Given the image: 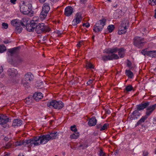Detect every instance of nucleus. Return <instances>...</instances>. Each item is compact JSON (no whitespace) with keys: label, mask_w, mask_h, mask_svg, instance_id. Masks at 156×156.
Returning <instances> with one entry per match:
<instances>
[{"label":"nucleus","mask_w":156,"mask_h":156,"mask_svg":"<svg viewBox=\"0 0 156 156\" xmlns=\"http://www.w3.org/2000/svg\"><path fill=\"white\" fill-rule=\"evenodd\" d=\"M82 17L80 13H77L74 16V18L73 20L72 24L73 26H76L81 21Z\"/></svg>","instance_id":"ddd939ff"},{"label":"nucleus","mask_w":156,"mask_h":156,"mask_svg":"<svg viewBox=\"0 0 156 156\" xmlns=\"http://www.w3.org/2000/svg\"><path fill=\"white\" fill-rule=\"evenodd\" d=\"M6 50V47L4 45H0V52H3Z\"/></svg>","instance_id":"a19ab883"},{"label":"nucleus","mask_w":156,"mask_h":156,"mask_svg":"<svg viewBox=\"0 0 156 156\" xmlns=\"http://www.w3.org/2000/svg\"><path fill=\"white\" fill-rule=\"evenodd\" d=\"M3 68L2 66H0V74L3 72Z\"/></svg>","instance_id":"052dcab7"},{"label":"nucleus","mask_w":156,"mask_h":156,"mask_svg":"<svg viewBox=\"0 0 156 156\" xmlns=\"http://www.w3.org/2000/svg\"><path fill=\"white\" fill-rule=\"evenodd\" d=\"M106 20L103 19L98 21L94 26L93 30L95 33L101 32L105 25Z\"/></svg>","instance_id":"423d86ee"},{"label":"nucleus","mask_w":156,"mask_h":156,"mask_svg":"<svg viewBox=\"0 0 156 156\" xmlns=\"http://www.w3.org/2000/svg\"><path fill=\"white\" fill-rule=\"evenodd\" d=\"M32 2L30 0H26L20 6V12L24 14H29L32 8Z\"/></svg>","instance_id":"f03ea898"},{"label":"nucleus","mask_w":156,"mask_h":156,"mask_svg":"<svg viewBox=\"0 0 156 156\" xmlns=\"http://www.w3.org/2000/svg\"><path fill=\"white\" fill-rule=\"evenodd\" d=\"M22 123V121L20 119H14L12 124V126L14 127L20 126Z\"/></svg>","instance_id":"f3484780"},{"label":"nucleus","mask_w":156,"mask_h":156,"mask_svg":"<svg viewBox=\"0 0 156 156\" xmlns=\"http://www.w3.org/2000/svg\"><path fill=\"white\" fill-rule=\"evenodd\" d=\"M34 79V75L31 72H29L25 75L23 80L25 82H31Z\"/></svg>","instance_id":"4468645a"},{"label":"nucleus","mask_w":156,"mask_h":156,"mask_svg":"<svg viewBox=\"0 0 156 156\" xmlns=\"http://www.w3.org/2000/svg\"><path fill=\"white\" fill-rule=\"evenodd\" d=\"M35 85L37 88H41L43 87V82L40 81H37Z\"/></svg>","instance_id":"ea45409f"},{"label":"nucleus","mask_w":156,"mask_h":156,"mask_svg":"<svg viewBox=\"0 0 156 156\" xmlns=\"http://www.w3.org/2000/svg\"><path fill=\"white\" fill-rule=\"evenodd\" d=\"M3 42L5 44H7L9 43H10V42L9 41V40H6L4 41Z\"/></svg>","instance_id":"13d9d810"},{"label":"nucleus","mask_w":156,"mask_h":156,"mask_svg":"<svg viewBox=\"0 0 156 156\" xmlns=\"http://www.w3.org/2000/svg\"><path fill=\"white\" fill-rule=\"evenodd\" d=\"M127 66L129 67H130L132 65V63L130 61H129L128 59L127 60Z\"/></svg>","instance_id":"603ef678"},{"label":"nucleus","mask_w":156,"mask_h":156,"mask_svg":"<svg viewBox=\"0 0 156 156\" xmlns=\"http://www.w3.org/2000/svg\"><path fill=\"white\" fill-rule=\"evenodd\" d=\"M97 120L95 117H92L90 119L88 122V125L90 126H95L97 123Z\"/></svg>","instance_id":"412c9836"},{"label":"nucleus","mask_w":156,"mask_h":156,"mask_svg":"<svg viewBox=\"0 0 156 156\" xmlns=\"http://www.w3.org/2000/svg\"><path fill=\"white\" fill-rule=\"evenodd\" d=\"M93 82V80H90L87 82V83L88 85L90 84H91Z\"/></svg>","instance_id":"4d7b16f0"},{"label":"nucleus","mask_w":156,"mask_h":156,"mask_svg":"<svg viewBox=\"0 0 156 156\" xmlns=\"http://www.w3.org/2000/svg\"><path fill=\"white\" fill-rule=\"evenodd\" d=\"M70 129L72 131H73L74 132L77 131V129L76 128V126L75 125H73V126H71Z\"/></svg>","instance_id":"79ce46f5"},{"label":"nucleus","mask_w":156,"mask_h":156,"mask_svg":"<svg viewBox=\"0 0 156 156\" xmlns=\"http://www.w3.org/2000/svg\"><path fill=\"white\" fill-rule=\"evenodd\" d=\"M12 146V144L11 142H9L5 145V147L6 148H11Z\"/></svg>","instance_id":"a18cd8bd"},{"label":"nucleus","mask_w":156,"mask_h":156,"mask_svg":"<svg viewBox=\"0 0 156 156\" xmlns=\"http://www.w3.org/2000/svg\"><path fill=\"white\" fill-rule=\"evenodd\" d=\"M148 152L147 151H144L143 152V155L144 156H147L148 155Z\"/></svg>","instance_id":"864d4df0"},{"label":"nucleus","mask_w":156,"mask_h":156,"mask_svg":"<svg viewBox=\"0 0 156 156\" xmlns=\"http://www.w3.org/2000/svg\"><path fill=\"white\" fill-rule=\"evenodd\" d=\"M133 89V87L131 85H129L126 87L124 90V92L125 93H127L128 92L130 91Z\"/></svg>","instance_id":"cd10ccee"},{"label":"nucleus","mask_w":156,"mask_h":156,"mask_svg":"<svg viewBox=\"0 0 156 156\" xmlns=\"http://www.w3.org/2000/svg\"><path fill=\"white\" fill-rule=\"evenodd\" d=\"M34 17L33 20L30 21L29 24H28L26 27L27 30L29 32L34 31L35 30L37 27V24L38 23L37 20Z\"/></svg>","instance_id":"6e6552de"},{"label":"nucleus","mask_w":156,"mask_h":156,"mask_svg":"<svg viewBox=\"0 0 156 156\" xmlns=\"http://www.w3.org/2000/svg\"><path fill=\"white\" fill-rule=\"evenodd\" d=\"M53 2H56L58 1L59 0H51Z\"/></svg>","instance_id":"774afa93"},{"label":"nucleus","mask_w":156,"mask_h":156,"mask_svg":"<svg viewBox=\"0 0 156 156\" xmlns=\"http://www.w3.org/2000/svg\"><path fill=\"white\" fill-rule=\"evenodd\" d=\"M73 134L70 136V138L71 139H76L78 138L79 136V133L78 132H74Z\"/></svg>","instance_id":"bb28decb"},{"label":"nucleus","mask_w":156,"mask_h":156,"mask_svg":"<svg viewBox=\"0 0 156 156\" xmlns=\"http://www.w3.org/2000/svg\"><path fill=\"white\" fill-rule=\"evenodd\" d=\"M21 82L23 86L26 88H28L30 87V84L29 83L30 82H25L23 79L22 80Z\"/></svg>","instance_id":"c756f323"},{"label":"nucleus","mask_w":156,"mask_h":156,"mask_svg":"<svg viewBox=\"0 0 156 156\" xmlns=\"http://www.w3.org/2000/svg\"><path fill=\"white\" fill-rule=\"evenodd\" d=\"M49 133V135L50 140L58 138V133L57 132L53 131Z\"/></svg>","instance_id":"6ab92c4d"},{"label":"nucleus","mask_w":156,"mask_h":156,"mask_svg":"<svg viewBox=\"0 0 156 156\" xmlns=\"http://www.w3.org/2000/svg\"><path fill=\"white\" fill-rule=\"evenodd\" d=\"M33 96H30L25 99L24 101L27 104H30L32 102Z\"/></svg>","instance_id":"a878e982"},{"label":"nucleus","mask_w":156,"mask_h":156,"mask_svg":"<svg viewBox=\"0 0 156 156\" xmlns=\"http://www.w3.org/2000/svg\"><path fill=\"white\" fill-rule=\"evenodd\" d=\"M73 12V8L71 6H68L65 9L64 14L66 16H69L71 15Z\"/></svg>","instance_id":"dca6fc26"},{"label":"nucleus","mask_w":156,"mask_h":156,"mask_svg":"<svg viewBox=\"0 0 156 156\" xmlns=\"http://www.w3.org/2000/svg\"><path fill=\"white\" fill-rule=\"evenodd\" d=\"M148 117V116L146 114L145 115L142 116L140 119L137 122L135 125V127H136L139 125H141L144 122L145 120L147 119Z\"/></svg>","instance_id":"a211bd4d"},{"label":"nucleus","mask_w":156,"mask_h":156,"mask_svg":"<svg viewBox=\"0 0 156 156\" xmlns=\"http://www.w3.org/2000/svg\"><path fill=\"white\" fill-rule=\"evenodd\" d=\"M23 58L18 57L17 58V62L18 63H20L23 62Z\"/></svg>","instance_id":"c03bdc74"},{"label":"nucleus","mask_w":156,"mask_h":156,"mask_svg":"<svg viewBox=\"0 0 156 156\" xmlns=\"http://www.w3.org/2000/svg\"><path fill=\"white\" fill-rule=\"evenodd\" d=\"M18 156H24V155H23V153H20L19 154Z\"/></svg>","instance_id":"69168bd1"},{"label":"nucleus","mask_w":156,"mask_h":156,"mask_svg":"<svg viewBox=\"0 0 156 156\" xmlns=\"http://www.w3.org/2000/svg\"><path fill=\"white\" fill-rule=\"evenodd\" d=\"M83 26H85L86 27H88L90 26V25L89 24V23H83Z\"/></svg>","instance_id":"5fc2aeb1"},{"label":"nucleus","mask_w":156,"mask_h":156,"mask_svg":"<svg viewBox=\"0 0 156 156\" xmlns=\"http://www.w3.org/2000/svg\"><path fill=\"white\" fill-rule=\"evenodd\" d=\"M106 113L108 114H109L111 112H110V111L109 110H107L106 112Z\"/></svg>","instance_id":"680f3d73"},{"label":"nucleus","mask_w":156,"mask_h":156,"mask_svg":"<svg viewBox=\"0 0 156 156\" xmlns=\"http://www.w3.org/2000/svg\"><path fill=\"white\" fill-rule=\"evenodd\" d=\"M51 30L50 28L44 23H40L37 25L35 31L38 34L48 32Z\"/></svg>","instance_id":"39448f33"},{"label":"nucleus","mask_w":156,"mask_h":156,"mask_svg":"<svg viewBox=\"0 0 156 156\" xmlns=\"http://www.w3.org/2000/svg\"><path fill=\"white\" fill-rule=\"evenodd\" d=\"M148 53V51H147L146 49H144L143 50L141 51V53L143 55H147V54Z\"/></svg>","instance_id":"49530a36"},{"label":"nucleus","mask_w":156,"mask_h":156,"mask_svg":"<svg viewBox=\"0 0 156 156\" xmlns=\"http://www.w3.org/2000/svg\"><path fill=\"white\" fill-rule=\"evenodd\" d=\"M154 54V51H148L147 56L152 58H155Z\"/></svg>","instance_id":"2f4dec72"},{"label":"nucleus","mask_w":156,"mask_h":156,"mask_svg":"<svg viewBox=\"0 0 156 156\" xmlns=\"http://www.w3.org/2000/svg\"><path fill=\"white\" fill-rule=\"evenodd\" d=\"M47 106L50 108H53L55 109H60L63 107L64 104L60 101H57L55 100H52L48 103Z\"/></svg>","instance_id":"20e7f679"},{"label":"nucleus","mask_w":156,"mask_h":156,"mask_svg":"<svg viewBox=\"0 0 156 156\" xmlns=\"http://www.w3.org/2000/svg\"><path fill=\"white\" fill-rule=\"evenodd\" d=\"M99 156H105V154L103 152L102 150L101 149L99 151Z\"/></svg>","instance_id":"09e8293b"},{"label":"nucleus","mask_w":156,"mask_h":156,"mask_svg":"<svg viewBox=\"0 0 156 156\" xmlns=\"http://www.w3.org/2000/svg\"><path fill=\"white\" fill-rule=\"evenodd\" d=\"M150 102L143 101L141 103L136 106V110L134 111L133 113L134 116H139L140 113L139 111L142 110L146 108L150 105Z\"/></svg>","instance_id":"7ed1b4c3"},{"label":"nucleus","mask_w":156,"mask_h":156,"mask_svg":"<svg viewBox=\"0 0 156 156\" xmlns=\"http://www.w3.org/2000/svg\"><path fill=\"white\" fill-rule=\"evenodd\" d=\"M87 0H80V2L82 4H84L86 3Z\"/></svg>","instance_id":"6e6d98bb"},{"label":"nucleus","mask_w":156,"mask_h":156,"mask_svg":"<svg viewBox=\"0 0 156 156\" xmlns=\"http://www.w3.org/2000/svg\"><path fill=\"white\" fill-rule=\"evenodd\" d=\"M10 119L6 116L2 115H0V125H3L5 128L8 127L9 125L6 124L9 121Z\"/></svg>","instance_id":"9b49d317"},{"label":"nucleus","mask_w":156,"mask_h":156,"mask_svg":"<svg viewBox=\"0 0 156 156\" xmlns=\"http://www.w3.org/2000/svg\"><path fill=\"white\" fill-rule=\"evenodd\" d=\"M119 56L116 54H108L102 56V59L104 62L108 60H112L113 59H118Z\"/></svg>","instance_id":"1a4fd4ad"},{"label":"nucleus","mask_w":156,"mask_h":156,"mask_svg":"<svg viewBox=\"0 0 156 156\" xmlns=\"http://www.w3.org/2000/svg\"><path fill=\"white\" fill-rule=\"evenodd\" d=\"M109 125L108 123H105L103 125H102L101 128V131H102L108 129L109 127Z\"/></svg>","instance_id":"473e14b6"},{"label":"nucleus","mask_w":156,"mask_h":156,"mask_svg":"<svg viewBox=\"0 0 156 156\" xmlns=\"http://www.w3.org/2000/svg\"><path fill=\"white\" fill-rule=\"evenodd\" d=\"M7 73L11 79L14 80L16 79L18 72L17 70L14 68H9L8 70Z\"/></svg>","instance_id":"f8f14e48"},{"label":"nucleus","mask_w":156,"mask_h":156,"mask_svg":"<svg viewBox=\"0 0 156 156\" xmlns=\"http://www.w3.org/2000/svg\"><path fill=\"white\" fill-rule=\"evenodd\" d=\"M119 48H108L105 50V52L108 54H115L114 53L117 52Z\"/></svg>","instance_id":"4be33fe9"},{"label":"nucleus","mask_w":156,"mask_h":156,"mask_svg":"<svg viewBox=\"0 0 156 156\" xmlns=\"http://www.w3.org/2000/svg\"><path fill=\"white\" fill-rule=\"evenodd\" d=\"M4 140L6 141H8L9 140V138L8 137H5L4 138Z\"/></svg>","instance_id":"338daca9"},{"label":"nucleus","mask_w":156,"mask_h":156,"mask_svg":"<svg viewBox=\"0 0 156 156\" xmlns=\"http://www.w3.org/2000/svg\"><path fill=\"white\" fill-rule=\"evenodd\" d=\"M114 154L115 155H116L117 154H118V152L117 151H115L114 153Z\"/></svg>","instance_id":"0e129e2a"},{"label":"nucleus","mask_w":156,"mask_h":156,"mask_svg":"<svg viewBox=\"0 0 156 156\" xmlns=\"http://www.w3.org/2000/svg\"><path fill=\"white\" fill-rule=\"evenodd\" d=\"M107 28L108 31V32L111 33L114 30L115 27L113 25H110Z\"/></svg>","instance_id":"72a5a7b5"},{"label":"nucleus","mask_w":156,"mask_h":156,"mask_svg":"<svg viewBox=\"0 0 156 156\" xmlns=\"http://www.w3.org/2000/svg\"><path fill=\"white\" fill-rule=\"evenodd\" d=\"M18 48V47H17L12 49H9L8 50V52L10 53L11 55H12L16 52Z\"/></svg>","instance_id":"c9c22d12"},{"label":"nucleus","mask_w":156,"mask_h":156,"mask_svg":"<svg viewBox=\"0 0 156 156\" xmlns=\"http://www.w3.org/2000/svg\"><path fill=\"white\" fill-rule=\"evenodd\" d=\"M42 94L41 93H35L33 95V99L36 101H38L39 100L43 98Z\"/></svg>","instance_id":"aec40b11"},{"label":"nucleus","mask_w":156,"mask_h":156,"mask_svg":"<svg viewBox=\"0 0 156 156\" xmlns=\"http://www.w3.org/2000/svg\"><path fill=\"white\" fill-rule=\"evenodd\" d=\"M102 124H98L96 125L97 128L99 129L100 131H101V128Z\"/></svg>","instance_id":"8fccbe9b"},{"label":"nucleus","mask_w":156,"mask_h":156,"mask_svg":"<svg viewBox=\"0 0 156 156\" xmlns=\"http://www.w3.org/2000/svg\"><path fill=\"white\" fill-rule=\"evenodd\" d=\"M149 4L152 6L156 5V0H148Z\"/></svg>","instance_id":"e433bc0d"},{"label":"nucleus","mask_w":156,"mask_h":156,"mask_svg":"<svg viewBox=\"0 0 156 156\" xmlns=\"http://www.w3.org/2000/svg\"><path fill=\"white\" fill-rule=\"evenodd\" d=\"M126 31L127 30H126V29L122 30V28H119V30L118 31V33L119 35L124 34L126 33Z\"/></svg>","instance_id":"4c0bfd02"},{"label":"nucleus","mask_w":156,"mask_h":156,"mask_svg":"<svg viewBox=\"0 0 156 156\" xmlns=\"http://www.w3.org/2000/svg\"><path fill=\"white\" fill-rule=\"evenodd\" d=\"M11 23L12 25L13 26L15 27H16L20 25V21L17 19L13 20H12L11 22Z\"/></svg>","instance_id":"b1692460"},{"label":"nucleus","mask_w":156,"mask_h":156,"mask_svg":"<svg viewBox=\"0 0 156 156\" xmlns=\"http://www.w3.org/2000/svg\"><path fill=\"white\" fill-rule=\"evenodd\" d=\"M16 33H20L23 30V28L20 26H19L18 27H16Z\"/></svg>","instance_id":"f704fd0d"},{"label":"nucleus","mask_w":156,"mask_h":156,"mask_svg":"<svg viewBox=\"0 0 156 156\" xmlns=\"http://www.w3.org/2000/svg\"><path fill=\"white\" fill-rule=\"evenodd\" d=\"M27 21L26 20V19H22V20L21 21H20V25H21L23 26H24L25 25L23 23L25 22L27 23Z\"/></svg>","instance_id":"37998d69"},{"label":"nucleus","mask_w":156,"mask_h":156,"mask_svg":"<svg viewBox=\"0 0 156 156\" xmlns=\"http://www.w3.org/2000/svg\"><path fill=\"white\" fill-rule=\"evenodd\" d=\"M118 53L120 58H123L125 56L124 49L123 48H119Z\"/></svg>","instance_id":"393cba45"},{"label":"nucleus","mask_w":156,"mask_h":156,"mask_svg":"<svg viewBox=\"0 0 156 156\" xmlns=\"http://www.w3.org/2000/svg\"><path fill=\"white\" fill-rule=\"evenodd\" d=\"M134 44L138 48H140L143 46L146 43L144 41V38H141L139 37H135L134 39Z\"/></svg>","instance_id":"9d476101"},{"label":"nucleus","mask_w":156,"mask_h":156,"mask_svg":"<svg viewBox=\"0 0 156 156\" xmlns=\"http://www.w3.org/2000/svg\"><path fill=\"white\" fill-rule=\"evenodd\" d=\"M146 108L145 114L149 117L156 108V104L150 106H148Z\"/></svg>","instance_id":"2eb2a0df"},{"label":"nucleus","mask_w":156,"mask_h":156,"mask_svg":"<svg viewBox=\"0 0 156 156\" xmlns=\"http://www.w3.org/2000/svg\"><path fill=\"white\" fill-rule=\"evenodd\" d=\"M46 0H39V1L41 3H43Z\"/></svg>","instance_id":"e2e57ef3"},{"label":"nucleus","mask_w":156,"mask_h":156,"mask_svg":"<svg viewBox=\"0 0 156 156\" xmlns=\"http://www.w3.org/2000/svg\"><path fill=\"white\" fill-rule=\"evenodd\" d=\"M2 26L3 28L5 29H7L8 27V25L7 23H3L2 24Z\"/></svg>","instance_id":"de8ad7c7"},{"label":"nucleus","mask_w":156,"mask_h":156,"mask_svg":"<svg viewBox=\"0 0 156 156\" xmlns=\"http://www.w3.org/2000/svg\"><path fill=\"white\" fill-rule=\"evenodd\" d=\"M83 44V41H80L78 44H77L76 45V46L78 48H80V47Z\"/></svg>","instance_id":"3c124183"},{"label":"nucleus","mask_w":156,"mask_h":156,"mask_svg":"<svg viewBox=\"0 0 156 156\" xmlns=\"http://www.w3.org/2000/svg\"><path fill=\"white\" fill-rule=\"evenodd\" d=\"M50 10V7L48 3H45L43 5L42 11L40 15V18L41 20L46 18Z\"/></svg>","instance_id":"0eeeda50"},{"label":"nucleus","mask_w":156,"mask_h":156,"mask_svg":"<svg viewBox=\"0 0 156 156\" xmlns=\"http://www.w3.org/2000/svg\"><path fill=\"white\" fill-rule=\"evenodd\" d=\"M119 28H122V30H124L125 29L127 30V28L126 24L125 23V22H122V23L121 24L120 26L119 27Z\"/></svg>","instance_id":"7c9ffc66"},{"label":"nucleus","mask_w":156,"mask_h":156,"mask_svg":"<svg viewBox=\"0 0 156 156\" xmlns=\"http://www.w3.org/2000/svg\"><path fill=\"white\" fill-rule=\"evenodd\" d=\"M86 67L87 69H94V67L93 65L90 62H87L86 63Z\"/></svg>","instance_id":"58836bf2"},{"label":"nucleus","mask_w":156,"mask_h":156,"mask_svg":"<svg viewBox=\"0 0 156 156\" xmlns=\"http://www.w3.org/2000/svg\"><path fill=\"white\" fill-rule=\"evenodd\" d=\"M50 140L49 135L47 134L41 135L39 136L34 137L32 139L28 140L27 142V143H30L31 147H34L41 144H45Z\"/></svg>","instance_id":"f257e3e1"},{"label":"nucleus","mask_w":156,"mask_h":156,"mask_svg":"<svg viewBox=\"0 0 156 156\" xmlns=\"http://www.w3.org/2000/svg\"><path fill=\"white\" fill-rule=\"evenodd\" d=\"M16 1V0H10L11 2L13 4H15Z\"/></svg>","instance_id":"bf43d9fd"},{"label":"nucleus","mask_w":156,"mask_h":156,"mask_svg":"<svg viewBox=\"0 0 156 156\" xmlns=\"http://www.w3.org/2000/svg\"><path fill=\"white\" fill-rule=\"evenodd\" d=\"M126 73L128 78H132L133 76V73L129 70H126Z\"/></svg>","instance_id":"c85d7f7f"},{"label":"nucleus","mask_w":156,"mask_h":156,"mask_svg":"<svg viewBox=\"0 0 156 156\" xmlns=\"http://www.w3.org/2000/svg\"><path fill=\"white\" fill-rule=\"evenodd\" d=\"M28 140H26L24 141H17L14 144V145L15 146H21L22 145H26V144H29V147H31L30 146V143H27V141Z\"/></svg>","instance_id":"5701e85b"}]
</instances>
